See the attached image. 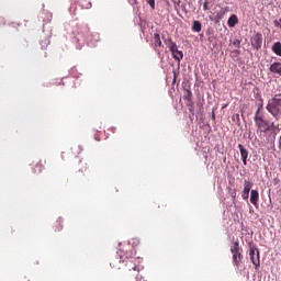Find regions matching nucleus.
Wrapping results in <instances>:
<instances>
[{
  "label": "nucleus",
  "mask_w": 281,
  "mask_h": 281,
  "mask_svg": "<svg viewBox=\"0 0 281 281\" xmlns=\"http://www.w3.org/2000/svg\"><path fill=\"white\" fill-rule=\"evenodd\" d=\"M123 254L124 252L122 250H119L116 252V256H119V258L116 257L115 259H112V261L110 262V267H112V269H115L117 268V262H123L125 263L126 271H132L131 276L136 278L137 281H142V276H139V267L135 265L133 258H128V256L124 257Z\"/></svg>",
  "instance_id": "1"
},
{
  "label": "nucleus",
  "mask_w": 281,
  "mask_h": 281,
  "mask_svg": "<svg viewBox=\"0 0 281 281\" xmlns=\"http://www.w3.org/2000/svg\"><path fill=\"white\" fill-rule=\"evenodd\" d=\"M255 125L260 133H269L271 131H278L279 125L276 122H270L267 120L265 112L262 111V105L258 108L255 113Z\"/></svg>",
  "instance_id": "2"
},
{
  "label": "nucleus",
  "mask_w": 281,
  "mask_h": 281,
  "mask_svg": "<svg viewBox=\"0 0 281 281\" xmlns=\"http://www.w3.org/2000/svg\"><path fill=\"white\" fill-rule=\"evenodd\" d=\"M268 113H271L273 117L281 120V94L274 95L271 100H269L267 104Z\"/></svg>",
  "instance_id": "3"
},
{
  "label": "nucleus",
  "mask_w": 281,
  "mask_h": 281,
  "mask_svg": "<svg viewBox=\"0 0 281 281\" xmlns=\"http://www.w3.org/2000/svg\"><path fill=\"white\" fill-rule=\"evenodd\" d=\"M249 257L252 265L255 266V269H258L260 267V250H258V248L250 247Z\"/></svg>",
  "instance_id": "4"
},
{
  "label": "nucleus",
  "mask_w": 281,
  "mask_h": 281,
  "mask_svg": "<svg viewBox=\"0 0 281 281\" xmlns=\"http://www.w3.org/2000/svg\"><path fill=\"white\" fill-rule=\"evenodd\" d=\"M83 38L85 43H93V34H91V30L89 27H85L81 33L78 34V41Z\"/></svg>",
  "instance_id": "5"
},
{
  "label": "nucleus",
  "mask_w": 281,
  "mask_h": 281,
  "mask_svg": "<svg viewBox=\"0 0 281 281\" xmlns=\"http://www.w3.org/2000/svg\"><path fill=\"white\" fill-rule=\"evenodd\" d=\"M251 188H254V182L249 180H244V190L241 192V199H244V201H247L249 199Z\"/></svg>",
  "instance_id": "6"
},
{
  "label": "nucleus",
  "mask_w": 281,
  "mask_h": 281,
  "mask_svg": "<svg viewBox=\"0 0 281 281\" xmlns=\"http://www.w3.org/2000/svg\"><path fill=\"white\" fill-rule=\"evenodd\" d=\"M251 45L255 49H260V47H262V33H256L251 37Z\"/></svg>",
  "instance_id": "7"
},
{
  "label": "nucleus",
  "mask_w": 281,
  "mask_h": 281,
  "mask_svg": "<svg viewBox=\"0 0 281 281\" xmlns=\"http://www.w3.org/2000/svg\"><path fill=\"white\" fill-rule=\"evenodd\" d=\"M164 47V43L161 42V36L159 33L154 34V49L155 52H160V48Z\"/></svg>",
  "instance_id": "8"
},
{
  "label": "nucleus",
  "mask_w": 281,
  "mask_h": 281,
  "mask_svg": "<svg viewBox=\"0 0 281 281\" xmlns=\"http://www.w3.org/2000/svg\"><path fill=\"white\" fill-rule=\"evenodd\" d=\"M45 164H47L46 159H41L34 167L33 172L35 175H41L45 170Z\"/></svg>",
  "instance_id": "9"
},
{
  "label": "nucleus",
  "mask_w": 281,
  "mask_h": 281,
  "mask_svg": "<svg viewBox=\"0 0 281 281\" xmlns=\"http://www.w3.org/2000/svg\"><path fill=\"white\" fill-rule=\"evenodd\" d=\"M238 148L240 151L243 164H244V166H247V157H249V150H247V148H245V146H243V144H239Z\"/></svg>",
  "instance_id": "10"
},
{
  "label": "nucleus",
  "mask_w": 281,
  "mask_h": 281,
  "mask_svg": "<svg viewBox=\"0 0 281 281\" xmlns=\"http://www.w3.org/2000/svg\"><path fill=\"white\" fill-rule=\"evenodd\" d=\"M258 201H260V193H258V190H251L250 191V203L255 205V207H258Z\"/></svg>",
  "instance_id": "11"
},
{
  "label": "nucleus",
  "mask_w": 281,
  "mask_h": 281,
  "mask_svg": "<svg viewBox=\"0 0 281 281\" xmlns=\"http://www.w3.org/2000/svg\"><path fill=\"white\" fill-rule=\"evenodd\" d=\"M233 262L236 267H240L243 265V252H233Z\"/></svg>",
  "instance_id": "12"
},
{
  "label": "nucleus",
  "mask_w": 281,
  "mask_h": 281,
  "mask_svg": "<svg viewBox=\"0 0 281 281\" xmlns=\"http://www.w3.org/2000/svg\"><path fill=\"white\" fill-rule=\"evenodd\" d=\"M239 251H243L240 248V245L238 241H234L233 245L231 246V252L232 254H238Z\"/></svg>",
  "instance_id": "13"
},
{
  "label": "nucleus",
  "mask_w": 281,
  "mask_h": 281,
  "mask_svg": "<svg viewBox=\"0 0 281 281\" xmlns=\"http://www.w3.org/2000/svg\"><path fill=\"white\" fill-rule=\"evenodd\" d=\"M272 52L277 55V56H281V43L280 42H276L272 46Z\"/></svg>",
  "instance_id": "14"
},
{
  "label": "nucleus",
  "mask_w": 281,
  "mask_h": 281,
  "mask_svg": "<svg viewBox=\"0 0 281 281\" xmlns=\"http://www.w3.org/2000/svg\"><path fill=\"white\" fill-rule=\"evenodd\" d=\"M55 232H63V218L58 217L54 224Z\"/></svg>",
  "instance_id": "15"
},
{
  "label": "nucleus",
  "mask_w": 281,
  "mask_h": 281,
  "mask_svg": "<svg viewBox=\"0 0 281 281\" xmlns=\"http://www.w3.org/2000/svg\"><path fill=\"white\" fill-rule=\"evenodd\" d=\"M227 23L229 27H234L236 23H238V16H236L235 14L231 15Z\"/></svg>",
  "instance_id": "16"
},
{
  "label": "nucleus",
  "mask_w": 281,
  "mask_h": 281,
  "mask_svg": "<svg viewBox=\"0 0 281 281\" xmlns=\"http://www.w3.org/2000/svg\"><path fill=\"white\" fill-rule=\"evenodd\" d=\"M87 170H89V167L87 166V161L80 160L79 161V172H82V175H85V172H87Z\"/></svg>",
  "instance_id": "17"
},
{
  "label": "nucleus",
  "mask_w": 281,
  "mask_h": 281,
  "mask_svg": "<svg viewBox=\"0 0 281 281\" xmlns=\"http://www.w3.org/2000/svg\"><path fill=\"white\" fill-rule=\"evenodd\" d=\"M172 57L175 58V60L181 61L183 60V52L177 49Z\"/></svg>",
  "instance_id": "18"
},
{
  "label": "nucleus",
  "mask_w": 281,
  "mask_h": 281,
  "mask_svg": "<svg viewBox=\"0 0 281 281\" xmlns=\"http://www.w3.org/2000/svg\"><path fill=\"white\" fill-rule=\"evenodd\" d=\"M192 32H201V22H199V21L193 22Z\"/></svg>",
  "instance_id": "19"
},
{
  "label": "nucleus",
  "mask_w": 281,
  "mask_h": 281,
  "mask_svg": "<svg viewBox=\"0 0 281 281\" xmlns=\"http://www.w3.org/2000/svg\"><path fill=\"white\" fill-rule=\"evenodd\" d=\"M187 93L184 94L183 99L188 100V102H191L192 100V91L191 90H186Z\"/></svg>",
  "instance_id": "20"
},
{
  "label": "nucleus",
  "mask_w": 281,
  "mask_h": 281,
  "mask_svg": "<svg viewBox=\"0 0 281 281\" xmlns=\"http://www.w3.org/2000/svg\"><path fill=\"white\" fill-rule=\"evenodd\" d=\"M169 47V52H171L172 56H175L177 48V43L171 44Z\"/></svg>",
  "instance_id": "21"
},
{
  "label": "nucleus",
  "mask_w": 281,
  "mask_h": 281,
  "mask_svg": "<svg viewBox=\"0 0 281 281\" xmlns=\"http://www.w3.org/2000/svg\"><path fill=\"white\" fill-rule=\"evenodd\" d=\"M165 45H167V47L171 46L172 44H175V42H172V37H168L166 40H164Z\"/></svg>",
  "instance_id": "22"
},
{
  "label": "nucleus",
  "mask_w": 281,
  "mask_h": 281,
  "mask_svg": "<svg viewBox=\"0 0 281 281\" xmlns=\"http://www.w3.org/2000/svg\"><path fill=\"white\" fill-rule=\"evenodd\" d=\"M203 10H204V12H207V10H210V2L209 1H205L203 3Z\"/></svg>",
  "instance_id": "23"
},
{
  "label": "nucleus",
  "mask_w": 281,
  "mask_h": 281,
  "mask_svg": "<svg viewBox=\"0 0 281 281\" xmlns=\"http://www.w3.org/2000/svg\"><path fill=\"white\" fill-rule=\"evenodd\" d=\"M147 3L151 10H155V0H147Z\"/></svg>",
  "instance_id": "24"
},
{
  "label": "nucleus",
  "mask_w": 281,
  "mask_h": 281,
  "mask_svg": "<svg viewBox=\"0 0 281 281\" xmlns=\"http://www.w3.org/2000/svg\"><path fill=\"white\" fill-rule=\"evenodd\" d=\"M175 8H179L181 5V0H173Z\"/></svg>",
  "instance_id": "25"
},
{
  "label": "nucleus",
  "mask_w": 281,
  "mask_h": 281,
  "mask_svg": "<svg viewBox=\"0 0 281 281\" xmlns=\"http://www.w3.org/2000/svg\"><path fill=\"white\" fill-rule=\"evenodd\" d=\"M233 45H234V47H240V41L239 40H235L233 42Z\"/></svg>",
  "instance_id": "26"
}]
</instances>
